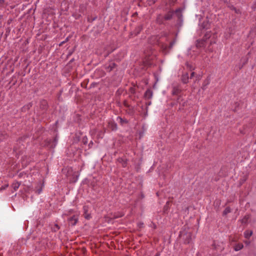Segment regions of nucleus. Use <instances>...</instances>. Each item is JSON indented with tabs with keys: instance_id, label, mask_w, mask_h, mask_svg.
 <instances>
[{
	"instance_id": "obj_18",
	"label": "nucleus",
	"mask_w": 256,
	"mask_h": 256,
	"mask_svg": "<svg viewBox=\"0 0 256 256\" xmlns=\"http://www.w3.org/2000/svg\"><path fill=\"white\" fill-rule=\"evenodd\" d=\"M188 73H186L182 76V81L184 84H187L188 82Z\"/></svg>"
},
{
	"instance_id": "obj_20",
	"label": "nucleus",
	"mask_w": 256,
	"mask_h": 256,
	"mask_svg": "<svg viewBox=\"0 0 256 256\" xmlns=\"http://www.w3.org/2000/svg\"><path fill=\"white\" fill-rule=\"evenodd\" d=\"M108 126L112 130H116L117 129V124L114 122H109Z\"/></svg>"
},
{
	"instance_id": "obj_37",
	"label": "nucleus",
	"mask_w": 256,
	"mask_h": 256,
	"mask_svg": "<svg viewBox=\"0 0 256 256\" xmlns=\"http://www.w3.org/2000/svg\"><path fill=\"white\" fill-rule=\"evenodd\" d=\"M160 252H158L156 253V254H155L154 256H160Z\"/></svg>"
},
{
	"instance_id": "obj_29",
	"label": "nucleus",
	"mask_w": 256,
	"mask_h": 256,
	"mask_svg": "<svg viewBox=\"0 0 256 256\" xmlns=\"http://www.w3.org/2000/svg\"><path fill=\"white\" fill-rule=\"evenodd\" d=\"M186 66L187 68H188L190 70H194V68H193L192 66L191 65V64L188 62H186Z\"/></svg>"
},
{
	"instance_id": "obj_22",
	"label": "nucleus",
	"mask_w": 256,
	"mask_h": 256,
	"mask_svg": "<svg viewBox=\"0 0 256 256\" xmlns=\"http://www.w3.org/2000/svg\"><path fill=\"white\" fill-rule=\"evenodd\" d=\"M20 185V182H16L12 184V186L14 190H16L18 188Z\"/></svg>"
},
{
	"instance_id": "obj_26",
	"label": "nucleus",
	"mask_w": 256,
	"mask_h": 256,
	"mask_svg": "<svg viewBox=\"0 0 256 256\" xmlns=\"http://www.w3.org/2000/svg\"><path fill=\"white\" fill-rule=\"evenodd\" d=\"M97 18L96 16H94V17L89 16H88L87 18L88 22H92L93 21L95 20Z\"/></svg>"
},
{
	"instance_id": "obj_1",
	"label": "nucleus",
	"mask_w": 256,
	"mask_h": 256,
	"mask_svg": "<svg viewBox=\"0 0 256 256\" xmlns=\"http://www.w3.org/2000/svg\"><path fill=\"white\" fill-rule=\"evenodd\" d=\"M175 43L176 40H174L170 42L169 46H168L166 44L161 42L158 40L156 42V44L160 48L162 52L165 54H166L169 52V50L172 48Z\"/></svg>"
},
{
	"instance_id": "obj_5",
	"label": "nucleus",
	"mask_w": 256,
	"mask_h": 256,
	"mask_svg": "<svg viewBox=\"0 0 256 256\" xmlns=\"http://www.w3.org/2000/svg\"><path fill=\"white\" fill-rule=\"evenodd\" d=\"M44 186V182H38L36 184V186L35 187V192L38 194H40Z\"/></svg>"
},
{
	"instance_id": "obj_43",
	"label": "nucleus",
	"mask_w": 256,
	"mask_h": 256,
	"mask_svg": "<svg viewBox=\"0 0 256 256\" xmlns=\"http://www.w3.org/2000/svg\"><path fill=\"white\" fill-rule=\"evenodd\" d=\"M254 144H256V142H255Z\"/></svg>"
},
{
	"instance_id": "obj_7",
	"label": "nucleus",
	"mask_w": 256,
	"mask_h": 256,
	"mask_svg": "<svg viewBox=\"0 0 256 256\" xmlns=\"http://www.w3.org/2000/svg\"><path fill=\"white\" fill-rule=\"evenodd\" d=\"M152 90L150 88H148L145 92L144 97L146 100H150L152 98Z\"/></svg>"
},
{
	"instance_id": "obj_15",
	"label": "nucleus",
	"mask_w": 256,
	"mask_h": 256,
	"mask_svg": "<svg viewBox=\"0 0 256 256\" xmlns=\"http://www.w3.org/2000/svg\"><path fill=\"white\" fill-rule=\"evenodd\" d=\"M174 14V11H170L166 14L164 16V20H170L172 18L173 14Z\"/></svg>"
},
{
	"instance_id": "obj_8",
	"label": "nucleus",
	"mask_w": 256,
	"mask_h": 256,
	"mask_svg": "<svg viewBox=\"0 0 256 256\" xmlns=\"http://www.w3.org/2000/svg\"><path fill=\"white\" fill-rule=\"evenodd\" d=\"M182 92L181 88L180 86H174L172 88V94L173 96H178Z\"/></svg>"
},
{
	"instance_id": "obj_9",
	"label": "nucleus",
	"mask_w": 256,
	"mask_h": 256,
	"mask_svg": "<svg viewBox=\"0 0 256 256\" xmlns=\"http://www.w3.org/2000/svg\"><path fill=\"white\" fill-rule=\"evenodd\" d=\"M40 108L46 111L48 108V104L46 100H42L40 102Z\"/></svg>"
},
{
	"instance_id": "obj_34",
	"label": "nucleus",
	"mask_w": 256,
	"mask_h": 256,
	"mask_svg": "<svg viewBox=\"0 0 256 256\" xmlns=\"http://www.w3.org/2000/svg\"><path fill=\"white\" fill-rule=\"evenodd\" d=\"M194 74H195V72H192L190 74V78H192V77H194Z\"/></svg>"
},
{
	"instance_id": "obj_41",
	"label": "nucleus",
	"mask_w": 256,
	"mask_h": 256,
	"mask_svg": "<svg viewBox=\"0 0 256 256\" xmlns=\"http://www.w3.org/2000/svg\"><path fill=\"white\" fill-rule=\"evenodd\" d=\"M180 98V96H179L178 98V99H177L178 102V100H179Z\"/></svg>"
},
{
	"instance_id": "obj_25",
	"label": "nucleus",
	"mask_w": 256,
	"mask_h": 256,
	"mask_svg": "<svg viewBox=\"0 0 256 256\" xmlns=\"http://www.w3.org/2000/svg\"><path fill=\"white\" fill-rule=\"evenodd\" d=\"M231 212V208L230 207H226L225 210H224L222 212L223 216H226L228 214L230 213Z\"/></svg>"
},
{
	"instance_id": "obj_3",
	"label": "nucleus",
	"mask_w": 256,
	"mask_h": 256,
	"mask_svg": "<svg viewBox=\"0 0 256 256\" xmlns=\"http://www.w3.org/2000/svg\"><path fill=\"white\" fill-rule=\"evenodd\" d=\"M212 246L215 250L219 252H222L224 248V244L222 242L214 241Z\"/></svg>"
},
{
	"instance_id": "obj_42",
	"label": "nucleus",
	"mask_w": 256,
	"mask_h": 256,
	"mask_svg": "<svg viewBox=\"0 0 256 256\" xmlns=\"http://www.w3.org/2000/svg\"><path fill=\"white\" fill-rule=\"evenodd\" d=\"M68 40V38H66V42L67 40Z\"/></svg>"
},
{
	"instance_id": "obj_17",
	"label": "nucleus",
	"mask_w": 256,
	"mask_h": 256,
	"mask_svg": "<svg viewBox=\"0 0 256 256\" xmlns=\"http://www.w3.org/2000/svg\"><path fill=\"white\" fill-rule=\"evenodd\" d=\"M250 214H246L242 220H240L242 224H246L250 218Z\"/></svg>"
},
{
	"instance_id": "obj_40",
	"label": "nucleus",
	"mask_w": 256,
	"mask_h": 256,
	"mask_svg": "<svg viewBox=\"0 0 256 256\" xmlns=\"http://www.w3.org/2000/svg\"><path fill=\"white\" fill-rule=\"evenodd\" d=\"M65 42H66V41H64V42H62L60 45V46L62 45V44H64Z\"/></svg>"
},
{
	"instance_id": "obj_21",
	"label": "nucleus",
	"mask_w": 256,
	"mask_h": 256,
	"mask_svg": "<svg viewBox=\"0 0 256 256\" xmlns=\"http://www.w3.org/2000/svg\"><path fill=\"white\" fill-rule=\"evenodd\" d=\"M252 234V231L246 230L244 232V237L246 238H249Z\"/></svg>"
},
{
	"instance_id": "obj_11",
	"label": "nucleus",
	"mask_w": 256,
	"mask_h": 256,
	"mask_svg": "<svg viewBox=\"0 0 256 256\" xmlns=\"http://www.w3.org/2000/svg\"><path fill=\"white\" fill-rule=\"evenodd\" d=\"M84 216L86 220H90L91 218L90 214L88 213V207L87 206H83Z\"/></svg>"
},
{
	"instance_id": "obj_2",
	"label": "nucleus",
	"mask_w": 256,
	"mask_h": 256,
	"mask_svg": "<svg viewBox=\"0 0 256 256\" xmlns=\"http://www.w3.org/2000/svg\"><path fill=\"white\" fill-rule=\"evenodd\" d=\"M116 66L117 65L115 62H113L112 61H110L104 65V68L107 72H110L114 70V69L115 68Z\"/></svg>"
},
{
	"instance_id": "obj_13",
	"label": "nucleus",
	"mask_w": 256,
	"mask_h": 256,
	"mask_svg": "<svg viewBox=\"0 0 256 256\" xmlns=\"http://www.w3.org/2000/svg\"><path fill=\"white\" fill-rule=\"evenodd\" d=\"M200 27L202 30H208L210 28V24L208 20H204L200 24Z\"/></svg>"
},
{
	"instance_id": "obj_39",
	"label": "nucleus",
	"mask_w": 256,
	"mask_h": 256,
	"mask_svg": "<svg viewBox=\"0 0 256 256\" xmlns=\"http://www.w3.org/2000/svg\"><path fill=\"white\" fill-rule=\"evenodd\" d=\"M138 33L142 29V26H140L138 27Z\"/></svg>"
},
{
	"instance_id": "obj_24",
	"label": "nucleus",
	"mask_w": 256,
	"mask_h": 256,
	"mask_svg": "<svg viewBox=\"0 0 256 256\" xmlns=\"http://www.w3.org/2000/svg\"><path fill=\"white\" fill-rule=\"evenodd\" d=\"M117 119L120 120V122L122 125L124 124L128 123V120L126 119H124L120 116H118Z\"/></svg>"
},
{
	"instance_id": "obj_30",
	"label": "nucleus",
	"mask_w": 256,
	"mask_h": 256,
	"mask_svg": "<svg viewBox=\"0 0 256 256\" xmlns=\"http://www.w3.org/2000/svg\"><path fill=\"white\" fill-rule=\"evenodd\" d=\"M60 228V226H58V224H55L53 229H54V232H56V231L58 230H59Z\"/></svg>"
},
{
	"instance_id": "obj_28",
	"label": "nucleus",
	"mask_w": 256,
	"mask_h": 256,
	"mask_svg": "<svg viewBox=\"0 0 256 256\" xmlns=\"http://www.w3.org/2000/svg\"><path fill=\"white\" fill-rule=\"evenodd\" d=\"M128 108V113L131 115L133 114L134 112V108L130 106V108Z\"/></svg>"
},
{
	"instance_id": "obj_38",
	"label": "nucleus",
	"mask_w": 256,
	"mask_h": 256,
	"mask_svg": "<svg viewBox=\"0 0 256 256\" xmlns=\"http://www.w3.org/2000/svg\"><path fill=\"white\" fill-rule=\"evenodd\" d=\"M232 7V10H234L236 12L238 13V10H236V8L234 7L233 6Z\"/></svg>"
},
{
	"instance_id": "obj_14",
	"label": "nucleus",
	"mask_w": 256,
	"mask_h": 256,
	"mask_svg": "<svg viewBox=\"0 0 256 256\" xmlns=\"http://www.w3.org/2000/svg\"><path fill=\"white\" fill-rule=\"evenodd\" d=\"M174 13L176 14L178 19L180 20L182 16V9L181 8H178L176 9V10L174 11Z\"/></svg>"
},
{
	"instance_id": "obj_12",
	"label": "nucleus",
	"mask_w": 256,
	"mask_h": 256,
	"mask_svg": "<svg viewBox=\"0 0 256 256\" xmlns=\"http://www.w3.org/2000/svg\"><path fill=\"white\" fill-rule=\"evenodd\" d=\"M184 243L189 244L192 240V234L190 233H188L184 235Z\"/></svg>"
},
{
	"instance_id": "obj_4",
	"label": "nucleus",
	"mask_w": 256,
	"mask_h": 256,
	"mask_svg": "<svg viewBox=\"0 0 256 256\" xmlns=\"http://www.w3.org/2000/svg\"><path fill=\"white\" fill-rule=\"evenodd\" d=\"M58 139L56 136L53 139L48 140L46 141V146L50 148H54L56 145Z\"/></svg>"
},
{
	"instance_id": "obj_32",
	"label": "nucleus",
	"mask_w": 256,
	"mask_h": 256,
	"mask_svg": "<svg viewBox=\"0 0 256 256\" xmlns=\"http://www.w3.org/2000/svg\"><path fill=\"white\" fill-rule=\"evenodd\" d=\"M210 37V35L209 34H204V38L206 40V39H207V38H208Z\"/></svg>"
},
{
	"instance_id": "obj_36",
	"label": "nucleus",
	"mask_w": 256,
	"mask_h": 256,
	"mask_svg": "<svg viewBox=\"0 0 256 256\" xmlns=\"http://www.w3.org/2000/svg\"><path fill=\"white\" fill-rule=\"evenodd\" d=\"M82 142H83L84 143V144H86V142H86V140H85V138H83V139H82Z\"/></svg>"
},
{
	"instance_id": "obj_23",
	"label": "nucleus",
	"mask_w": 256,
	"mask_h": 256,
	"mask_svg": "<svg viewBox=\"0 0 256 256\" xmlns=\"http://www.w3.org/2000/svg\"><path fill=\"white\" fill-rule=\"evenodd\" d=\"M244 246L242 244H238L234 246V250L236 251H238L242 248Z\"/></svg>"
},
{
	"instance_id": "obj_35",
	"label": "nucleus",
	"mask_w": 256,
	"mask_h": 256,
	"mask_svg": "<svg viewBox=\"0 0 256 256\" xmlns=\"http://www.w3.org/2000/svg\"><path fill=\"white\" fill-rule=\"evenodd\" d=\"M8 186V184L5 185L4 186H2L1 190H4Z\"/></svg>"
},
{
	"instance_id": "obj_27",
	"label": "nucleus",
	"mask_w": 256,
	"mask_h": 256,
	"mask_svg": "<svg viewBox=\"0 0 256 256\" xmlns=\"http://www.w3.org/2000/svg\"><path fill=\"white\" fill-rule=\"evenodd\" d=\"M129 92L132 94H134L136 92V89L135 88V86L134 85V86L130 87L129 88Z\"/></svg>"
},
{
	"instance_id": "obj_16",
	"label": "nucleus",
	"mask_w": 256,
	"mask_h": 256,
	"mask_svg": "<svg viewBox=\"0 0 256 256\" xmlns=\"http://www.w3.org/2000/svg\"><path fill=\"white\" fill-rule=\"evenodd\" d=\"M8 135L6 132H0V142L6 140Z\"/></svg>"
},
{
	"instance_id": "obj_6",
	"label": "nucleus",
	"mask_w": 256,
	"mask_h": 256,
	"mask_svg": "<svg viewBox=\"0 0 256 256\" xmlns=\"http://www.w3.org/2000/svg\"><path fill=\"white\" fill-rule=\"evenodd\" d=\"M116 160L122 164L123 168H126L127 166L128 160L125 156L118 158Z\"/></svg>"
},
{
	"instance_id": "obj_31",
	"label": "nucleus",
	"mask_w": 256,
	"mask_h": 256,
	"mask_svg": "<svg viewBox=\"0 0 256 256\" xmlns=\"http://www.w3.org/2000/svg\"><path fill=\"white\" fill-rule=\"evenodd\" d=\"M124 105L126 108H130V105L128 104L126 100L124 102Z\"/></svg>"
},
{
	"instance_id": "obj_33",
	"label": "nucleus",
	"mask_w": 256,
	"mask_h": 256,
	"mask_svg": "<svg viewBox=\"0 0 256 256\" xmlns=\"http://www.w3.org/2000/svg\"><path fill=\"white\" fill-rule=\"evenodd\" d=\"M146 109L148 108V106L151 104V102H148L146 103Z\"/></svg>"
},
{
	"instance_id": "obj_19",
	"label": "nucleus",
	"mask_w": 256,
	"mask_h": 256,
	"mask_svg": "<svg viewBox=\"0 0 256 256\" xmlns=\"http://www.w3.org/2000/svg\"><path fill=\"white\" fill-rule=\"evenodd\" d=\"M164 17H163L162 15L159 14L156 18V22L158 24H164Z\"/></svg>"
},
{
	"instance_id": "obj_10",
	"label": "nucleus",
	"mask_w": 256,
	"mask_h": 256,
	"mask_svg": "<svg viewBox=\"0 0 256 256\" xmlns=\"http://www.w3.org/2000/svg\"><path fill=\"white\" fill-rule=\"evenodd\" d=\"M68 221L71 226H75L78 222V218L77 216H73L68 218Z\"/></svg>"
}]
</instances>
